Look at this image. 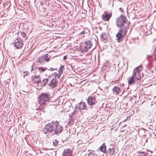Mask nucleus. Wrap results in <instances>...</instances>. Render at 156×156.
Listing matches in <instances>:
<instances>
[{
    "label": "nucleus",
    "instance_id": "nucleus-22",
    "mask_svg": "<svg viewBox=\"0 0 156 156\" xmlns=\"http://www.w3.org/2000/svg\"><path fill=\"white\" fill-rule=\"evenodd\" d=\"M112 148H110L108 149L109 154L110 155H113L115 151L114 149L113 148L114 147L113 146H112Z\"/></svg>",
    "mask_w": 156,
    "mask_h": 156
},
{
    "label": "nucleus",
    "instance_id": "nucleus-30",
    "mask_svg": "<svg viewBox=\"0 0 156 156\" xmlns=\"http://www.w3.org/2000/svg\"><path fill=\"white\" fill-rule=\"evenodd\" d=\"M89 156H97L96 154L92 152H90L88 154Z\"/></svg>",
    "mask_w": 156,
    "mask_h": 156
},
{
    "label": "nucleus",
    "instance_id": "nucleus-39",
    "mask_svg": "<svg viewBox=\"0 0 156 156\" xmlns=\"http://www.w3.org/2000/svg\"><path fill=\"white\" fill-rule=\"evenodd\" d=\"M69 120H70V121H69L70 122H71L73 120L72 119V117H69Z\"/></svg>",
    "mask_w": 156,
    "mask_h": 156
},
{
    "label": "nucleus",
    "instance_id": "nucleus-21",
    "mask_svg": "<svg viewBox=\"0 0 156 156\" xmlns=\"http://www.w3.org/2000/svg\"><path fill=\"white\" fill-rule=\"evenodd\" d=\"M148 58H152L154 61H156V51H154L153 53V55H152L148 56Z\"/></svg>",
    "mask_w": 156,
    "mask_h": 156
},
{
    "label": "nucleus",
    "instance_id": "nucleus-41",
    "mask_svg": "<svg viewBox=\"0 0 156 156\" xmlns=\"http://www.w3.org/2000/svg\"><path fill=\"white\" fill-rule=\"evenodd\" d=\"M122 156H127L125 154H123Z\"/></svg>",
    "mask_w": 156,
    "mask_h": 156
},
{
    "label": "nucleus",
    "instance_id": "nucleus-40",
    "mask_svg": "<svg viewBox=\"0 0 156 156\" xmlns=\"http://www.w3.org/2000/svg\"><path fill=\"white\" fill-rule=\"evenodd\" d=\"M29 2V0H26L25 2L26 3V4H27Z\"/></svg>",
    "mask_w": 156,
    "mask_h": 156
},
{
    "label": "nucleus",
    "instance_id": "nucleus-24",
    "mask_svg": "<svg viewBox=\"0 0 156 156\" xmlns=\"http://www.w3.org/2000/svg\"><path fill=\"white\" fill-rule=\"evenodd\" d=\"M44 57V61H46L47 62H48L51 58V56L48 55V54H46Z\"/></svg>",
    "mask_w": 156,
    "mask_h": 156
},
{
    "label": "nucleus",
    "instance_id": "nucleus-29",
    "mask_svg": "<svg viewBox=\"0 0 156 156\" xmlns=\"http://www.w3.org/2000/svg\"><path fill=\"white\" fill-rule=\"evenodd\" d=\"M29 75V73L27 71H25L23 72V77Z\"/></svg>",
    "mask_w": 156,
    "mask_h": 156
},
{
    "label": "nucleus",
    "instance_id": "nucleus-27",
    "mask_svg": "<svg viewBox=\"0 0 156 156\" xmlns=\"http://www.w3.org/2000/svg\"><path fill=\"white\" fill-rule=\"evenodd\" d=\"M64 66H63L61 65V67L59 68L58 73L62 74L63 72V68Z\"/></svg>",
    "mask_w": 156,
    "mask_h": 156
},
{
    "label": "nucleus",
    "instance_id": "nucleus-2",
    "mask_svg": "<svg viewBox=\"0 0 156 156\" xmlns=\"http://www.w3.org/2000/svg\"><path fill=\"white\" fill-rule=\"evenodd\" d=\"M51 135H58L63 130L62 126L57 122H53Z\"/></svg>",
    "mask_w": 156,
    "mask_h": 156
},
{
    "label": "nucleus",
    "instance_id": "nucleus-26",
    "mask_svg": "<svg viewBox=\"0 0 156 156\" xmlns=\"http://www.w3.org/2000/svg\"><path fill=\"white\" fill-rule=\"evenodd\" d=\"M58 144V141L56 140L55 139L53 141V145L54 147H56L57 146Z\"/></svg>",
    "mask_w": 156,
    "mask_h": 156
},
{
    "label": "nucleus",
    "instance_id": "nucleus-35",
    "mask_svg": "<svg viewBox=\"0 0 156 156\" xmlns=\"http://www.w3.org/2000/svg\"><path fill=\"white\" fill-rule=\"evenodd\" d=\"M74 112H73L71 114V115H70L69 116V117H72V116L73 115H74Z\"/></svg>",
    "mask_w": 156,
    "mask_h": 156
},
{
    "label": "nucleus",
    "instance_id": "nucleus-23",
    "mask_svg": "<svg viewBox=\"0 0 156 156\" xmlns=\"http://www.w3.org/2000/svg\"><path fill=\"white\" fill-rule=\"evenodd\" d=\"M101 39L106 40L108 39V36L105 33H104L101 35Z\"/></svg>",
    "mask_w": 156,
    "mask_h": 156
},
{
    "label": "nucleus",
    "instance_id": "nucleus-43",
    "mask_svg": "<svg viewBox=\"0 0 156 156\" xmlns=\"http://www.w3.org/2000/svg\"><path fill=\"white\" fill-rule=\"evenodd\" d=\"M41 4H42V2H41Z\"/></svg>",
    "mask_w": 156,
    "mask_h": 156
},
{
    "label": "nucleus",
    "instance_id": "nucleus-9",
    "mask_svg": "<svg viewBox=\"0 0 156 156\" xmlns=\"http://www.w3.org/2000/svg\"><path fill=\"white\" fill-rule=\"evenodd\" d=\"M23 44L22 41L20 39L17 38L14 41V46L18 49L22 48Z\"/></svg>",
    "mask_w": 156,
    "mask_h": 156
},
{
    "label": "nucleus",
    "instance_id": "nucleus-28",
    "mask_svg": "<svg viewBox=\"0 0 156 156\" xmlns=\"http://www.w3.org/2000/svg\"><path fill=\"white\" fill-rule=\"evenodd\" d=\"M54 74H55L54 75H55V77H56H56H57L58 79H60V77L61 75V74L59 73H58V74H57L55 73Z\"/></svg>",
    "mask_w": 156,
    "mask_h": 156
},
{
    "label": "nucleus",
    "instance_id": "nucleus-8",
    "mask_svg": "<svg viewBox=\"0 0 156 156\" xmlns=\"http://www.w3.org/2000/svg\"><path fill=\"white\" fill-rule=\"evenodd\" d=\"M112 12L108 13L105 11L104 13L101 15L102 19L105 21H108L112 16Z\"/></svg>",
    "mask_w": 156,
    "mask_h": 156
},
{
    "label": "nucleus",
    "instance_id": "nucleus-33",
    "mask_svg": "<svg viewBox=\"0 0 156 156\" xmlns=\"http://www.w3.org/2000/svg\"><path fill=\"white\" fill-rule=\"evenodd\" d=\"M85 33V31H83L81 32L80 33V35H83V34H84Z\"/></svg>",
    "mask_w": 156,
    "mask_h": 156
},
{
    "label": "nucleus",
    "instance_id": "nucleus-5",
    "mask_svg": "<svg viewBox=\"0 0 156 156\" xmlns=\"http://www.w3.org/2000/svg\"><path fill=\"white\" fill-rule=\"evenodd\" d=\"M53 122L49 123L46 125L43 129V133L46 134H50L51 135Z\"/></svg>",
    "mask_w": 156,
    "mask_h": 156
},
{
    "label": "nucleus",
    "instance_id": "nucleus-12",
    "mask_svg": "<svg viewBox=\"0 0 156 156\" xmlns=\"http://www.w3.org/2000/svg\"><path fill=\"white\" fill-rule=\"evenodd\" d=\"M57 78L55 77L51 80L48 86L53 88L57 86Z\"/></svg>",
    "mask_w": 156,
    "mask_h": 156
},
{
    "label": "nucleus",
    "instance_id": "nucleus-25",
    "mask_svg": "<svg viewBox=\"0 0 156 156\" xmlns=\"http://www.w3.org/2000/svg\"><path fill=\"white\" fill-rule=\"evenodd\" d=\"M49 78H45L43 79L42 82V84H43V86H44L45 85L48 83Z\"/></svg>",
    "mask_w": 156,
    "mask_h": 156
},
{
    "label": "nucleus",
    "instance_id": "nucleus-18",
    "mask_svg": "<svg viewBox=\"0 0 156 156\" xmlns=\"http://www.w3.org/2000/svg\"><path fill=\"white\" fill-rule=\"evenodd\" d=\"M78 106L80 109L85 110L86 108V105L84 102H82L79 103Z\"/></svg>",
    "mask_w": 156,
    "mask_h": 156
},
{
    "label": "nucleus",
    "instance_id": "nucleus-13",
    "mask_svg": "<svg viewBox=\"0 0 156 156\" xmlns=\"http://www.w3.org/2000/svg\"><path fill=\"white\" fill-rule=\"evenodd\" d=\"M113 93L115 95H118L122 91V90L119 87L116 86H114L112 89Z\"/></svg>",
    "mask_w": 156,
    "mask_h": 156
},
{
    "label": "nucleus",
    "instance_id": "nucleus-20",
    "mask_svg": "<svg viewBox=\"0 0 156 156\" xmlns=\"http://www.w3.org/2000/svg\"><path fill=\"white\" fill-rule=\"evenodd\" d=\"M47 69L46 67H40L38 68L37 70L39 73H41L44 72Z\"/></svg>",
    "mask_w": 156,
    "mask_h": 156
},
{
    "label": "nucleus",
    "instance_id": "nucleus-4",
    "mask_svg": "<svg viewBox=\"0 0 156 156\" xmlns=\"http://www.w3.org/2000/svg\"><path fill=\"white\" fill-rule=\"evenodd\" d=\"M126 21H127V20L126 17L121 15L117 19V25L119 27H121L124 25L125 23H126Z\"/></svg>",
    "mask_w": 156,
    "mask_h": 156
},
{
    "label": "nucleus",
    "instance_id": "nucleus-7",
    "mask_svg": "<svg viewBox=\"0 0 156 156\" xmlns=\"http://www.w3.org/2000/svg\"><path fill=\"white\" fill-rule=\"evenodd\" d=\"M127 32V30L126 28L122 29L119 30V31L116 35L117 38L116 40L119 41L120 39L124 36L126 34Z\"/></svg>",
    "mask_w": 156,
    "mask_h": 156
},
{
    "label": "nucleus",
    "instance_id": "nucleus-1",
    "mask_svg": "<svg viewBox=\"0 0 156 156\" xmlns=\"http://www.w3.org/2000/svg\"><path fill=\"white\" fill-rule=\"evenodd\" d=\"M50 98V95L48 93L41 94V96L38 97V103L41 106L44 105L49 101Z\"/></svg>",
    "mask_w": 156,
    "mask_h": 156
},
{
    "label": "nucleus",
    "instance_id": "nucleus-42",
    "mask_svg": "<svg viewBox=\"0 0 156 156\" xmlns=\"http://www.w3.org/2000/svg\"><path fill=\"white\" fill-rule=\"evenodd\" d=\"M112 7H113V1L112 2Z\"/></svg>",
    "mask_w": 156,
    "mask_h": 156
},
{
    "label": "nucleus",
    "instance_id": "nucleus-16",
    "mask_svg": "<svg viewBox=\"0 0 156 156\" xmlns=\"http://www.w3.org/2000/svg\"><path fill=\"white\" fill-rule=\"evenodd\" d=\"M45 62L44 56L40 57L36 61V62L38 64H44Z\"/></svg>",
    "mask_w": 156,
    "mask_h": 156
},
{
    "label": "nucleus",
    "instance_id": "nucleus-17",
    "mask_svg": "<svg viewBox=\"0 0 156 156\" xmlns=\"http://www.w3.org/2000/svg\"><path fill=\"white\" fill-rule=\"evenodd\" d=\"M98 150L102 152L105 153L106 151V146L105 143H103L98 148Z\"/></svg>",
    "mask_w": 156,
    "mask_h": 156
},
{
    "label": "nucleus",
    "instance_id": "nucleus-3",
    "mask_svg": "<svg viewBox=\"0 0 156 156\" xmlns=\"http://www.w3.org/2000/svg\"><path fill=\"white\" fill-rule=\"evenodd\" d=\"M142 70V67L139 66L135 68L133 71L132 76L134 77L135 79H136L137 81H140L141 77L140 72Z\"/></svg>",
    "mask_w": 156,
    "mask_h": 156
},
{
    "label": "nucleus",
    "instance_id": "nucleus-11",
    "mask_svg": "<svg viewBox=\"0 0 156 156\" xmlns=\"http://www.w3.org/2000/svg\"><path fill=\"white\" fill-rule=\"evenodd\" d=\"M128 81L129 85H132L133 84H138L139 83L140 81H137L136 79H135L133 76L129 77L128 79Z\"/></svg>",
    "mask_w": 156,
    "mask_h": 156
},
{
    "label": "nucleus",
    "instance_id": "nucleus-19",
    "mask_svg": "<svg viewBox=\"0 0 156 156\" xmlns=\"http://www.w3.org/2000/svg\"><path fill=\"white\" fill-rule=\"evenodd\" d=\"M137 156H152L148 152H146L143 151L140 152Z\"/></svg>",
    "mask_w": 156,
    "mask_h": 156
},
{
    "label": "nucleus",
    "instance_id": "nucleus-14",
    "mask_svg": "<svg viewBox=\"0 0 156 156\" xmlns=\"http://www.w3.org/2000/svg\"><path fill=\"white\" fill-rule=\"evenodd\" d=\"M72 153V150L71 149H66L64 151L62 156H70Z\"/></svg>",
    "mask_w": 156,
    "mask_h": 156
},
{
    "label": "nucleus",
    "instance_id": "nucleus-15",
    "mask_svg": "<svg viewBox=\"0 0 156 156\" xmlns=\"http://www.w3.org/2000/svg\"><path fill=\"white\" fill-rule=\"evenodd\" d=\"M31 80L33 82L38 83L41 81L39 76H33L31 78Z\"/></svg>",
    "mask_w": 156,
    "mask_h": 156
},
{
    "label": "nucleus",
    "instance_id": "nucleus-36",
    "mask_svg": "<svg viewBox=\"0 0 156 156\" xmlns=\"http://www.w3.org/2000/svg\"><path fill=\"white\" fill-rule=\"evenodd\" d=\"M33 68L34 66H32L31 67V70L30 71L31 72L33 70Z\"/></svg>",
    "mask_w": 156,
    "mask_h": 156
},
{
    "label": "nucleus",
    "instance_id": "nucleus-31",
    "mask_svg": "<svg viewBox=\"0 0 156 156\" xmlns=\"http://www.w3.org/2000/svg\"><path fill=\"white\" fill-rule=\"evenodd\" d=\"M21 35L22 37L24 38L26 35V34L24 32H22L21 33Z\"/></svg>",
    "mask_w": 156,
    "mask_h": 156
},
{
    "label": "nucleus",
    "instance_id": "nucleus-38",
    "mask_svg": "<svg viewBox=\"0 0 156 156\" xmlns=\"http://www.w3.org/2000/svg\"><path fill=\"white\" fill-rule=\"evenodd\" d=\"M67 59V57L66 56H64L63 57V59L64 60H65Z\"/></svg>",
    "mask_w": 156,
    "mask_h": 156
},
{
    "label": "nucleus",
    "instance_id": "nucleus-10",
    "mask_svg": "<svg viewBox=\"0 0 156 156\" xmlns=\"http://www.w3.org/2000/svg\"><path fill=\"white\" fill-rule=\"evenodd\" d=\"M84 44L85 46L82 49L83 51L86 52L92 46V44L90 41H87L85 42Z\"/></svg>",
    "mask_w": 156,
    "mask_h": 156
},
{
    "label": "nucleus",
    "instance_id": "nucleus-37",
    "mask_svg": "<svg viewBox=\"0 0 156 156\" xmlns=\"http://www.w3.org/2000/svg\"><path fill=\"white\" fill-rule=\"evenodd\" d=\"M119 10L120 11H121L122 12H123V9L121 8H119Z\"/></svg>",
    "mask_w": 156,
    "mask_h": 156
},
{
    "label": "nucleus",
    "instance_id": "nucleus-6",
    "mask_svg": "<svg viewBox=\"0 0 156 156\" xmlns=\"http://www.w3.org/2000/svg\"><path fill=\"white\" fill-rule=\"evenodd\" d=\"M96 98L94 97H90L87 99V102L88 104L90 105V108L93 109L94 106H93L96 105L98 102L96 100Z\"/></svg>",
    "mask_w": 156,
    "mask_h": 156
},
{
    "label": "nucleus",
    "instance_id": "nucleus-34",
    "mask_svg": "<svg viewBox=\"0 0 156 156\" xmlns=\"http://www.w3.org/2000/svg\"><path fill=\"white\" fill-rule=\"evenodd\" d=\"M49 26H51L52 28L54 27V25L52 23H50Z\"/></svg>",
    "mask_w": 156,
    "mask_h": 156
},
{
    "label": "nucleus",
    "instance_id": "nucleus-32",
    "mask_svg": "<svg viewBox=\"0 0 156 156\" xmlns=\"http://www.w3.org/2000/svg\"><path fill=\"white\" fill-rule=\"evenodd\" d=\"M55 69H55L53 68H50V69H48V70H50V71H54V70H55Z\"/></svg>",
    "mask_w": 156,
    "mask_h": 156
}]
</instances>
